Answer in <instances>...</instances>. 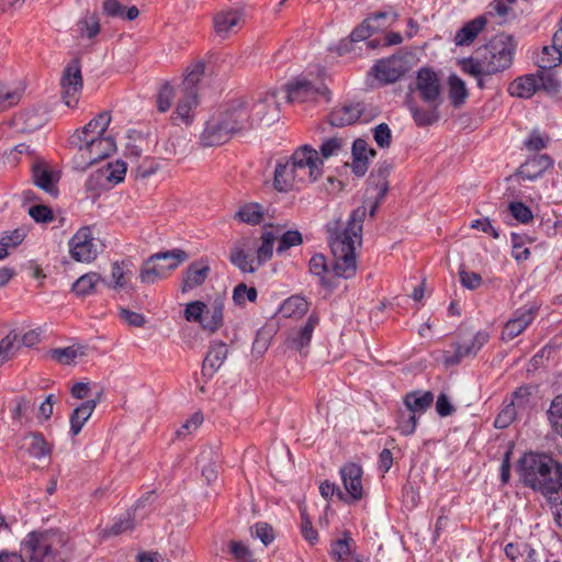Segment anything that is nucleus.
Wrapping results in <instances>:
<instances>
[{
    "label": "nucleus",
    "instance_id": "1",
    "mask_svg": "<svg viewBox=\"0 0 562 562\" xmlns=\"http://www.w3.org/2000/svg\"><path fill=\"white\" fill-rule=\"evenodd\" d=\"M366 213V207L359 206L352 211L345 226L340 222L328 224V240L334 257L333 271L336 277L349 279L356 274V248L362 243Z\"/></svg>",
    "mask_w": 562,
    "mask_h": 562
},
{
    "label": "nucleus",
    "instance_id": "2",
    "mask_svg": "<svg viewBox=\"0 0 562 562\" xmlns=\"http://www.w3.org/2000/svg\"><path fill=\"white\" fill-rule=\"evenodd\" d=\"M516 47L517 43L512 35L498 34L487 44L477 47L472 56L463 59L462 70L476 78L482 87V77L502 72L512 66Z\"/></svg>",
    "mask_w": 562,
    "mask_h": 562
},
{
    "label": "nucleus",
    "instance_id": "3",
    "mask_svg": "<svg viewBox=\"0 0 562 562\" xmlns=\"http://www.w3.org/2000/svg\"><path fill=\"white\" fill-rule=\"evenodd\" d=\"M323 173V159L310 145L296 149L284 164L274 170V188L280 192L299 189L300 186L316 181Z\"/></svg>",
    "mask_w": 562,
    "mask_h": 562
},
{
    "label": "nucleus",
    "instance_id": "4",
    "mask_svg": "<svg viewBox=\"0 0 562 562\" xmlns=\"http://www.w3.org/2000/svg\"><path fill=\"white\" fill-rule=\"evenodd\" d=\"M517 471L525 485L543 495L562 490V464L550 456L525 453L518 461Z\"/></svg>",
    "mask_w": 562,
    "mask_h": 562
},
{
    "label": "nucleus",
    "instance_id": "5",
    "mask_svg": "<svg viewBox=\"0 0 562 562\" xmlns=\"http://www.w3.org/2000/svg\"><path fill=\"white\" fill-rule=\"evenodd\" d=\"M66 544L67 537L59 531H33L22 541L20 554L24 562L65 561Z\"/></svg>",
    "mask_w": 562,
    "mask_h": 562
},
{
    "label": "nucleus",
    "instance_id": "6",
    "mask_svg": "<svg viewBox=\"0 0 562 562\" xmlns=\"http://www.w3.org/2000/svg\"><path fill=\"white\" fill-rule=\"evenodd\" d=\"M233 105L237 113V121L241 124L243 130L261 124L270 125L279 117L276 91L267 92L250 104L244 101H236Z\"/></svg>",
    "mask_w": 562,
    "mask_h": 562
},
{
    "label": "nucleus",
    "instance_id": "7",
    "mask_svg": "<svg viewBox=\"0 0 562 562\" xmlns=\"http://www.w3.org/2000/svg\"><path fill=\"white\" fill-rule=\"evenodd\" d=\"M69 143L77 149L74 158L75 167L82 171L109 157L115 150L113 138L104 135L89 139L70 136Z\"/></svg>",
    "mask_w": 562,
    "mask_h": 562
},
{
    "label": "nucleus",
    "instance_id": "8",
    "mask_svg": "<svg viewBox=\"0 0 562 562\" xmlns=\"http://www.w3.org/2000/svg\"><path fill=\"white\" fill-rule=\"evenodd\" d=\"M225 297L216 294L214 297L203 301H193L187 304L184 317L188 322L199 323L203 330L216 333L224 323Z\"/></svg>",
    "mask_w": 562,
    "mask_h": 562
},
{
    "label": "nucleus",
    "instance_id": "9",
    "mask_svg": "<svg viewBox=\"0 0 562 562\" xmlns=\"http://www.w3.org/2000/svg\"><path fill=\"white\" fill-rule=\"evenodd\" d=\"M239 131H243V126L237 121V113L232 103L224 112L212 116L206 122L201 134V143L204 146H220Z\"/></svg>",
    "mask_w": 562,
    "mask_h": 562
},
{
    "label": "nucleus",
    "instance_id": "10",
    "mask_svg": "<svg viewBox=\"0 0 562 562\" xmlns=\"http://www.w3.org/2000/svg\"><path fill=\"white\" fill-rule=\"evenodd\" d=\"M378 114L375 108L364 102L346 103L336 106L329 114V123L333 126H346L353 123H368Z\"/></svg>",
    "mask_w": 562,
    "mask_h": 562
},
{
    "label": "nucleus",
    "instance_id": "11",
    "mask_svg": "<svg viewBox=\"0 0 562 562\" xmlns=\"http://www.w3.org/2000/svg\"><path fill=\"white\" fill-rule=\"evenodd\" d=\"M396 18V14L391 15L387 12H378L374 15L366 19L358 27L351 32L349 40L341 42L338 48L339 54L349 52V45L369 38L374 32H378L393 23Z\"/></svg>",
    "mask_w": 562,
    "mask_h": 562
},
{
    "label": "nucleus",
    "instance_id": "12",
    "mask_svg": "<svg viewBox=\"0 0 562 562\" xmlns=\"http://www.w3.org/2000/svg\"><path fill=\"white\" fill-rule=\"evenodd\" d=\"M82 90L81 69L78 60H72L64 70L61 77V95L64 103L74 108L77 105Z\"/></svg>",
    "mask_w": 562,
    "mask_h": 562
},
{
    "label": "nucleus",
    "instance_id": "13",
    "mask_svg": "<svg viewBox=\"0 0 562 562\" xmlns=\"http://www.w3.org/2000/svg\"><path fill=\"white\" fill-rule=\"evenodd\" d=\"M69 252L78 262H91L97 258L98 248L90 228H80L69 240Z\"/></svg>",
    "mask_w": 562,
    "mask_h": 562
},
{
    "label": "nucleus",
    "instance_id": "14",
    "mask_svg": "<svg viewBox=\"0 0 562 562\" xmlns=\"http://www.w3.org/2000/svg\"><path fill=\"white\" fill-rule=\"evenodd\" d=\"M151 498L153 494H147L145 497L138 499L132 510L126 512L122 517L115 520L109 529L104 530V535L119 536L132 531L135 524L147 516L148 510H146L145 507L150 503Z\"/></svg>",
    "mask_w": 562,
    "mask_h": 562
},
{
    "label": "nucleus",
    "instance_id": "15",
    "mask_svg": "<svg viewBox=\"0 0 562 562\" xmlns=\"http://www.w3.org/2000/svg\"><path fill=\"white\" fill-rule=\"evenodd\" d=\"M244 24V12L240 10H224L216 13L213 19L214 31L221 38L236 34Z\"/></svg>",
    "mask_w": 562,
    "mask_h": 562
},
{
    "label": "nucleus",
    "instance_id": "16",
    "mask_svg": "<svg viewBox=\"0 0 562 562\" xmlns=\"http://www.w3.org/2000/svg\"><path fill=\"white\" fill-rule=\"evenodd\" d=\"M416 88L424 102L427 104H440V83L437 75L430 69H420L416 78Z\"/></svg>",
    "mask_w": 562,
    "mask_h": 562
},
{
    "label": "nucleus",
    "instance_id": "17",
    "mask_svg": "<svg viewBox=\"0 0 562 562\" xmlns=\"http://www.w3.org/2000/svg\"><path fill=\"white\" fill-rule=\"evenodd\" d=\"M48 121L47 112L42 106L26 109L14 116L13 126L22 133H33Z\"/></svg>",
    "mask_w": 562,
    "mask_h": 562
},
{
    "label": "nucleus",
    "instance_id": "18",
    "mask_svg": "<svg viewBox=\"0 0 562 562\" xmlns=\"http://www.w3.org/2000/svg\"><path fill=\"white\" fill-rule=\"evenodd\" d=\"M538 307L524 306L518 308L514 316L505 324L502 338L504 340H512L520 335L535 319Z\"/></svg>",
    "mask_w": 562,
    "mask_h": 562
},
{
    "label": "nucleus",
    "instance_id": "19",
    "mask_svg": "<svg viewBox=\"0 0 562 562\" xmlns=\"http://www.w3.org/2000/svg\"><path fill=\"white\" fill-rule=\"evenodd\" d=\"M405 71V63L402 57L397 56L381 59L372 68L374 77L383 83L395 82Z\"/></svg>",
    "mask_w": 562,
    "mask_h": 562
},
{
    "label": "nucleus",
    "instance_id": "20",
    "mask_svg": "<svg viewBox=\"0 0 562 562\" xmlns=\"http://www.w3.org/2000/svg\"><path fill=\"white\" fill-rule=\"evenodd\" d=\"M321 93V87L305 77H297L286 85L285 98L289 102L314 100Z\"/></svg>",
    "mask_w": 562,
    "mask_h": 562
},
{
    "label": "nucleus",
    "instance_id": "21",
    "mask_svg": "<svg viewBox=\"0 0 562 562\" xmlns=\"http://www.w3.org/2000/svg\"><path fill=\"white\" fill-rule=\"evenodd\" d=\"M553 166V159L547 155H533L529 157L516 171V176L524 180L535 181Z\"/></svg>",
    "mask_w": 562,
    "mask_h": 562
},
{
    "label": "nucleus",
    "instance_id": "22",
    "mask_svg": "<svg viewBox=\"0 0 562 562\" xmlns=\"http://www.w3.org/2000/svg\"><path fill=\"white\" fill-rule=\"evenodd\" d=\"M319 322V318L317 315L312 314L307 318L306 323L300 327L299 329H293L288 338H286V345L289 348L294 349L301 353H305V348L308 347L312 335Z\"/></svg>",
    "mask_w": 562,
    "mask_h": 562
},
{
    "label": "nucleus",
    "instance_id": "23",
    "mask_svg": "<svg viewBox=\"0 0 562 562\" xmlns=\"http://www.w3.org/2000/svg\"><path fill=\"white\" fill-rule=\"evenodd\" d=\"M344 486L353 501L363 497L362 469L356 463H348L340 469Z\"/></svg>",
    "mask_w": 562,
    "mask_h": 562
},
{
    "label": "nucleus",
    "instance_id": "24",
    "mask_svg": "<svg viewBox=\"0 0 562 562\" xmlns=\"http://www.w3.org/2000/svg\"><path fill=\"white\" fill-rule=\"evenodd\" d=\"M255 246V239L243 238L231 251L229 261L244 273H254L257 270L256 258L250 259L246 249Z\"/></svg>",
    "mask_w": 562,
    "mask_h": 562
},
{
    "label": "nucleus",
    "instance_id": "25",
    "mask_svg": "<svg viewBox=\"0 0 562 562\" xmlns=\"http://www.w3.org/2000/svg\"><path fill=\"white\" fill-rule=\"evenodd\" d=\"M180 97L176 105V110L172 116V121L176 124L190 125L194 119V110L199 104L198 94L189 91L179 92Z\"/></svg>",
    "mask_w": 562,
    "mask_h": 562
},
{
    "label": "nucleus",
    "instance_id": "26",
    "mask_svg": "<svg viewBox=\"0 0 562 562\" xmlns=\"http://www.w3.org/2000/svg\"><path fill=\"white\" fill-rule=\"evenodd\" d=\"M210 271L207 262L203 260L192 262L183 274L181 291L186 293L202 285Z\"/></svg>",
    "mask_w": 562,
    "mask_h": 562
},
{
    "label": "nucleus",
    "instance_id": "27",
    "mask_svg": "<svg viewBox=\"0 0 562 562\" xmlns=\"http://www.w3.org/2000/svg\"><path fill=\"white\" fill-rule=\"evenodd\" d=\"M228 349L224 342L214 341L209 352L206 353L203 366L202 374L205 376H213L214 373L223 366L227 358Z\"/></svg>",
    "mask_w": 562,
    "mask_h": 562
},
{
    "label": "nucleus",
    "instance_id": "28",
    "mask_svg": "<svg viewBox=\"0 0 562 562\" xmlns=\"http://www.w3.org/2000/svg\"><path fill=\"white\" fill-rule=\"evenodd\" d=\"M487 15H479L467 22L454 35L453 42L457 46L471 45L477 35L485 29Z\"/></svg>",
    "mask_w": 562,
    "mask_h": 562
},
{
    "label": "nucleus",
    "instance_id": "29",
    "mask_svg": "<svg viewBox=\"0 0 562 562\" xmlns=\"http://www.w3.org/2000/svg\"><path fill=\"white\" fill-rule=\"evenodd\" d=\"M434 394L430 391H412L404 397V405L408 413L417 417L423 415L432 404Z\"/></svg>",
    "mask_w": 562,
    "mask_h": 562
},
{
    "label": "nucleus",
    "instance_id": "30",
    "mask_svg": "<svg viewBox=\"0 0 562 562\" xmlns=\"http://www.w3.org/2000/svg\"><path fill=\"white\" fill-rule=\"evenodd\" d=\"M111 123V115L109 112H101L93 117L81 130L76 131L71 136H79L81 139H89L104 135L108 126Z\"/></svg>",
    "mask_w": 562,
    "mask_h": 562
},
{
    "label": "nucleus",
    "instance_id": "31",
    "mask_svg": "<svg viewBox=\"0 0 562 562\" xmlns=\"http://www.w3.org/2000/svg\"><path fill=\"white\" fill-rule=\"evenodd\" d=\"M538 81L537 74L526 75L514 80L508 91L513 97L529 99L538 91Z\"/></svg>",
    "mask_w": 562,
    "mask_h": 562
},
{
    "label": "nucleus",
    "instance_id": "32",
    "mask_svg": "<svg viewBox=\"0 0 562 562\" xmlns=\"http://www.w3.org/2000/svg\"><path fill=\"white\" fill-rule=\"evenodd\" d=\"M97 400H88L76 407L70 415V432L77 436L97 407Z\"/></svg>",
    "mask_w": 562,
    "mask_h": 562
},
{
    "label": "nucleus",
    "instance_id": "33",
    "mask_svg": "<svg viewBox=\"0 0 562 562\" xmlns=\"http://www.w3.org/2000/svg\"><path fill=\"white\" fill-rule=\"evenodd\" d=\"M132 270L130 269V265L126 261H116L112 265L111 268V282H106L103 280V283L108 288H112L116 291L126 290L130 288V281L132 278Z\"/></svg>",
    "mask_w": 562,
    "mask_h": 562
},
{
    "label": "nucleus",
    "instance_id": "34",
    "mask_svg": "<svg viewBox=\"0 0 562 562\" xmlns=\"http://www.w3.org/2000/svg\"><path fill=\"white\" fill-rule=\"evenodd\" d=\"M279 238V233L273 229H266L259 238V244L256 247V263L260 267L272 258L273 246Z\"/></svg>",
    "mask_w": 562,
    "mask_h": 562
},
{
    "label": "nucleus",
    "instance_id": "35",
    "mask_svg": "<svg viewBox=\"0 0 562 562\" xmlns=\"http://www.w3.org/2000/svg\"><path fill=\"white\" fill-rule=\"evenodd\" d=\"M490 335L486 331L476 333L470 341H463L456 346V362L465 357L475 356L479 350L488 341Z\"/></svg>",
    "mask_w": 562,
    "mask_h": 562
},
{
    "label": "nucleus",
    "instance_id": "36",
    "mask_svg": "<svg viewBox=\"0 0 562 562\" xmlns=\"http://www.w3.org/2000/svg\"><path fill=\"white\" fill-rule=\"evenodd\" d=\"M199 463L201 464L202 476L205 479L207 484H211L217 480L218 476V457L212 449L204 450L199 457Z\"/></svg>",
    "mask_w": 562,
    "mask_h": 562
},
{
    "label": "nucleus",
    "instance_id": "37",
    "mask_svg": "<svg viewBox=\"0 0 562 562\" xmlns=\"http://www.w3.org/2000/svg\"><path fill=\"white\" fill-rule=\"evenodd\" d=\"M33 180L34 183L44 190L45 192L57 195L58 190L56 188L57 178L56 176L43 165H36L33 168Z\"/></svg>",
    "mask_w": 562,
    "mask_h": 562
},
{
    "label": "nucleus",
    "instance_id": "38",
    "mask_svg": "<svg viewBox=\"0 0 562 562\" xmlns=\"http://www.w3.org/2000/svg\"><path fill=\"white\" fill-rule=\"evenodd\" d=\"M103 11L111 18H119L128 21L135 20L139 14V11L135 5L125 9L119 0H104Z\"/></svg>",
    "mask_w": 562,
    "mask_h": 562
},
{
    "label": "nucleus",
    "instance_id": "39",
    "mask_svg": "<svg viewBox=\"0 0 562 562\" xmlns=\"http://www.w3.org/2000/svg\"><path fill=\"white\" fill-rule=\"evenodd\" d=\"M308 311L307 301L299 295L286 299L280 307V312L284 317L300 318Z\"/></svg>",
    "mask_w": 562,
    "mask_h": 562
},
{
    "label": "nucleus",
    "instance_id": "40",
    "mask_svg": "<svg viewBox=\"0 0 562 562\" xmlns=\"http://www.w3.org/2000/svg\"><path fill=\"white\" fill-rule=\"evenodd\" d=\"M543 54L553 56V59H550V61L549 59H542L544 67H557L562 63V16L560 20V27L553 35L552 46H544Z\"/></svg>",
    "mask_w": 562,
    "mask_h": 562
},
{
    "label": "nucleus",
    "instance_id": "41",
    "mask_svg": "<svg viewBox=\"0 0 562 562\" xmlns=\"http://www.w3.org/2000/svg\"><path fill=\"white\" fill-rule=\"evenodd\" d=\"M103 282L101 276L97 272H88L72 284V291L79 296H86L94 293L95 286L99 282Z\"/></svg>",
    "mask_w": 562,
    "mask_h": 562
},
{
    "label": "nucleus",
    "instance_id": "42",
    "mask_svg": "<svg viewBox=\"0 0 562 562\" xmlns=\"http://www.w3.org/2000/svg\"><path fill=\"white\" fill-rule=\"evenodd\" d=\"M440 104H428V109H422V108H418L417 105H409V110H411V113L413 115V119L415 121V123L418 125V126H427V125H431L432 123H435L438 117H439V114H438V106Z\"/></svg>",
    "mask_w": 562,
    "mask_h": 562
},
{
    "label": "nucleus",
    "instance_id": "43",
    "mask_svg": "<svg viewBox=\"0 0 562 562\" xmlns=\"http://www.w3.org/2000/svg\"><path fill=\"white\" fill-rule=\"evenodd\" d=\"M392 169V165L387 161L380 162L378 167L372 171L370 176V181L372 184L375 186L376 190L379 191V198L383 199L385 195L389 184H387V176Z\"/></svg>",
    "mask_w": 562,
    "mask_h": 562
},
{
    "label": "nucleus",
    "instance_id": "44",
    "mask_svg": "<svg viewBox=\"0 0 562 562\" xmlns=\"http://www.w3.org/2000/svg\"><path fill=\"white\" fill-rule=\"evenodd\" d=\"M205 66L202 61L194 64L187 76L184 77L182 83L179 87V92L189 93V91L198 94V83L201 80L202 75L204 74Z\"/></svg>",
    "mask_w": 562,
    "mask_h": 562
},
{
    "label": "nucleus",
    "instance_id": "45",
    "mask_svg": "<svg viewBox=\"0 0 562 562\" xmlns=\"http://www.w3.org/2000/svg\"><path fill=\"white\" fill-rule=\"evenodd\" d=\"M54 360L61 364H72L77 358L85 356V348L82 346H68L65 348H57L50 351Z\"/></svg>",
    "mask_w": 562,
    "mask_h": 562
},
{
    "label": "nucleus",
    "instance_id": "46",
    "mask_svg": "<svg viewBox=\"0 0 562 562\" xmlns=\"http://www.w3.org/2000/svg\"><path fill=\"white\" fill-rule=\"evenodd\" d=\"M449 98L454 106L464 103L468 98V89L465 82L457 75H451L448 79Z\"/></svg>",
    "mask_w": 562,
    "mask_h": 562
},
{
    "label": "nucleus",
    "instance_id": "47",
    "mask_svg": "<svg viewBox=\"0 0 562 562\" xmlns=\"http://www.w3.org/2000/svg\"><path fill=\"white\" fill-rule=\"evenodd\" d=\"M25 439L30 441L27 452L32 457L41 459L43 457H47L50 454L52 449L42 434L33 432L29 435Z\"/></svg>",
    "mask_w": 562,
    "mask_h": 562
},
{
    "label": "nucleus",
    "instance_id": "48",
    "mask_svg": "<svg viewBox=\"0 0 562 562\" xmlns=\"http://www.w3.org/2000/svg\"><path fill=\"white\" fill-rule=\"evenodd\" d=\"M522 390H518L514 393V401L506 405L501 413L497 415L494 422L496 428L503 429L510 425L516 417V405L519 404Z\"/></svg>",
    "mask_w": 562,
    "mask_h": 562
},
{
    "label": "nucleus",
    "instance_id": "49",
    "mask_svg": "<svg viewBox=\"0 0 562 562\" xmlns=\"http://www.w3.org/2000/svg\"><path fill=\"white\" fill-rule=\"evenodd\" d=\"M157 261H147L140 270L139 279L144 283H154L159 279L167 277L169 270L166 266L156 263Z\"/></svg>",
    "mask_w": 562,
    "mask_h": 562
},
{
    "label": "nucleus",
    "instance_id": "50",
    "mask_svg": "<svg viewBox=\"0 0 562 562\" xmlns=\"http://www.w3.org/2000/svg\"><path fill=\"white\" fill-rule=\"evenodd\" d=\"M236 217H238L243 223L257 225L262 221L263 217L262 206L258 203L245 204L236 213Z\"/></svg>",
    "mask_w": 562,
    "mask_h": 562
},
{
    "label": "nucleus",
    "instance_id": "51",
    "mask_svg": "<svg viewBox=\"0 0 562 562\" xmlns=\"http://www.w3.org/2000/svg\"><path fill=\"white\" fill-rule=\"evenodd\" d=\"M187 259V252L178 248L169 251L157 252L149 257V261H168L166 268L169 271L176 269L181 262L186 261Z\"/></svg>",
    "mask_w": 562,
    "mask_h": 562
},
{
    "label": "nucleus",
    "instance_id": "52",
    "mask_svg": "<svg viewBox=\"0 0 562 562\" xmlns=\"http://www.w3.org/2000/svg\"><path fill=\"white\" fill-rule=\"evenodd\" d=\"M273 231L274 233H279V245L277 247L278 254H282L293 246H299L303 241L302 235L297 231H286L284 233H281L280 228H276Z\"/></svg>",
    "mask_w": 562,
    "mask_h": 562
},
{
    "label": "nucleus",
    "instance_id": "53",
    "mask_svg": "<svg viewBox=\"0 0 562 562\" xmlns=\"http://www.w3.org/2000/svg\"><path fill=\"white\" fill-rule=\"evenodd\" d=\"M20 345L15 333L8 334L0 340V366L9 361L18 351Z\"/></svg>",
    "mask_w": 562,
    "mask_h": 562
},
{
    "label": "nucleus",
    "instance_id": "54",
    "mask_svg": "<svg viewBox=\"0 0 562 562\" xmlns=\"http://www.w3.org/2000/svg\"><path fill=\"white\" fill-rule=\"evenodd\" d=\"M548 415L552 429L562 437V393L552 400Z\"/></svg>",
    "mask_w": 562,
    "mask_h": 562
},
{
    "label": "nucleus",
    "instance_id": "55",
    "mask_svg": "<svg viewBox=\"0 0 562 562\" xmlns=\"http://www.w3.org/2000/svg\"><path fill=\"white\" fill-rule=\"evenodd\" d=\"M100 173L108 182L116 184L124 179L126 164L122 160H116L114 164H108L106 168L100 170Z\"/></svg>",
    "mask_w": 562,
    "mask_h": 562
},
{
    "label": "nucleus",
    "instance_id": "56",
    "mask_svg": "<svg viewBox=\"0 0 562 562\" xmlns=\"http://www.w3.org/2000/svg\"><path fill=\"white\" fill-rule=\"evenodd\" d=\"M22 95V90L0 83V112L15 105Z\"/></svg>",
    "mask_w": 562,
    "mask_h": 562
},
{
    "label": "nucleus",
    "instance_id": "57",
    "mask_svg": "<svg viewBox=\"0 0 562 562\" xmlns=\"http://www.w3.org/2000/svg\"><path fill=\"white\" fill-rule=\"evenodd\" d=\"M539 81L538 90L543 89L548 93H557L560 89V83L550 70H539L537 72Z\"/></svg>",
    "mask_w": 562,
    "mask_h": 562
},
{
    "label": "nucleus",
    "instance_id": "58",
    "mask_svg": "<svg viewBox=\"0 0 562 562\" xmlns=\"http://www.w3.org/2000/svg\"><path fill=\"white\" fill-rule=\"evenodd\" d=\"M25 236L26 233L23 228H15L10 232H3L0 234V246L7 250L10 247H16L24 240Z\"/></svg>",
    "mask_w": 562,
    "mask_h": 562
},
{
    "label": "nucleus",
    "instance_id": "59",
    "mask_svg": "<svg viewBox=\"0 0 562 562\" xmlns=\"http://www.w3.org/2000/svg\"><path fill=\"white\" fill-rule=\"evenodd\" d=\"M550 142L549 136L541 134L539 131L533 130L525 139L524 145L530 151H539L548 146Z\"/></svg>",
    "mask_w": 562,
    "mask_h": 562
},
{
    "label": "nucleus",
    "instance_id": "60",
    "mask_svg": "<svg viewBox=\"0 0 562 562\" xmlns=\"http://www.w3.org/2000/svg\"><path fill=\"white\" fill-rule=\"evenodd\" d=\"M257 299V290L255 288H248L245 283H240L235 286L233 292V300L237 305H243L246 300L255 302Z\"/></svg>",
    "mask_w": 562,
    "mask_h": 562
},
{
    "label": "nucleus",
    "instance_id": "61",
    "mask_svg": "<svg viewBox=\"0 0 562 562\" xmlns=\"http://www.w3.org/2000/svg\"><path fill=\"white\" fill-rule=\"evenodd\" d=\"M352 540L350 538H344L337 540L331 548V555L337 561H345L352 554L351 550Z\"/></svg>",
    "mask_w": 562,
    "mask_h": 562
},
{
    "label": "nucleus",
    "instance_id": "62",
    "mask_svg": "<svg viewBox=\"0 0 562 562\" xmlns=\"http://www.w3.org/2000/svg\"><path fill=\"white\" fill-rule=\"evenodd\" d=\"M345 142L338 137H331L326 139L321 146V154L323 158H329L337 156L344 148Z\"/></svg>",
    "mask_w": 562,
    "mask_h": 562
},
{
    "label": "nucleus",
    "instance_id": "63",
    "mask_svg": "<svg viewBox=\"0 0 562 562\" xmlns=\"http://www.w3.org/2000/svg\"><path fill=\"white\" fill-rule=\"evenodd\" d=\"M508 209L510 214L522 224L530 222L533 217L531 210L522 202H512Z\"/></svg>",
    "mask_w": 562,
    "mask_h": 562
},
{
    "label": "nucleus",
    "instance_id": "64",
    "mask_svg": "<svg viewBox=\"0 0 562 562\" xmlns=\"http://www.w3.org/2000/svg\"><path fill=\"white\" fill-rule=\"evenodd\" d=\"M550 503V508L554 517L555 522L562 526V490L558 493L544 495Z\"/></svg>",
    "mask_w": 562,
    "mask_h": 562
}]
</instances>
